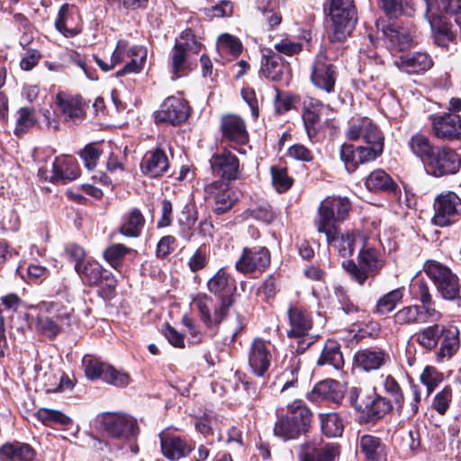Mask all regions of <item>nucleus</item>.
<instances>
[{
  "instance_id": "25",
  "label": "nucleus",
  "mask_w": 461,
  "mask_h": 461,
  "mask_svg": "<svg viewBox=\"0 0 461 461\" xmlns=\"http://www.w3.org/2000/svg\"><path fill=\"white\" fill-rule=\"evenodd\" d=\"M102 422L105 431L112 437L128 438L136 435V422L130 416L106 413L103 415Z\"/></svg>"
},
{
  "instance_id": "23",
  "label": "nucleus",
  "mask_w": 461,
  "mask_h": 461,
  "mask_svg": "<svg viewBox=\"0 0 461 461\" xmlns=\"http://www.w3.org/2000/svg\"><path fill=\"white\" fill-rule=\"evenodd\" d=\"M375 26L381 30L391 45L400 51L411 47L415 30L413 27H402L395 24H387L384 20H376Z\"/></svg>"
},
{
  "instance_id": "27",
  "label": "nucleus",
  "mask_w": 461,
  "mask_h": 461,
  "mask_svg": "<svg viewBox=\"0 0 461 461\" xmlns=\"http://www.w3.org/2000/svg\"><path fill=\"white\" fill-rule=\"evenodd\" d=\"M426 5L425 16L430 26L434 28L435 18L444 12L454 15L457 25L461 24V0H422Z\"/></svg>"
},
{
  "instance_id": "36",
  "label": "nucleus",
  "mask_w": 461,
  "mask_h": 461,
  "mask_svg": "<svg viewBox=\"0 0 461 461\" xmlns=\"http://www.w3.org/2000/svg\"><path fill=\"white\" fill-rule=\"evenodd\" d=\"M440 347L437 351V359L444 361L450 359L460 347L459 330L455 326L445 327L442 333Z\"/></svg>"
},
{
  "instance_id": "62",
  "label": "nucleus",
  "mask_w": 461,
  "mask_h": 461,
  "mask_svg": "<svg viewBox=\"0 0 461 461\" xmlns=\"http://www.w3.org/2000/svg\"><path fill=\"white\" fill-rule=\"evenodd\" d=\"M452 401V389L450 386H445L438 392L433 400L432 406L439 414H445Z\"/></svg>"
},
{
  "instance_id": "24",
  "label": "nucleus",
  "mask_w": 461,
  "mask_h": 461,
  "mask_svg": "<svg viewBox=\"0 0 461 461\" xmlns=\"http://www.w3.org/2000/svg\"><path fill=\"white\" fill-rule=\"evenodd\" d=\"M159 438L161 452L171 461H177L187 456L194 448L192 441L177 435L163 432Z\"/></svg>"
},
{
  "instance_id": "43",
  "label": "nucleus",
  "mask_w": 461,
  "mask_h": 461,
  "mask_svg": "<svg viewBox=\"0 0 461 461\" xmlns=\"http://www.w3.org/2000/svg\"><path fill=\"white\" fill-rule=\"evenodd\" d=\"M443 332L444 326L435 323L421 329L413 335V338L422 348L432 350L437 348Z\"/></svg>"
},
{
  "instance_id": "28",
  "label": "nucleus",
  "mask_w": 461,
  "mask_h": 461,
  "mask_svg": "<svg viewBox=\"0 0 461 461\" xmlns=\"http://www.w3.org/2000/svg\"><path fill=\"white\" fill-rule=\"evenodd\" d=\"M55 104L57 111L66 122L80 120L85 116V105L80 96L61 92L57 95Z\"/></svg>"
},
{
  "instance_id": "59",
  "label": "nucleus",
  "mask_w": 461,
  "mask_h": 461,
  "mask_svg": "<svg viewBox=\"0 0 461 461\" xmlns=\"http://www.w3.org/2000/svg\"><path fill=\"white\" fill-rule=\"evenodd\" d=\"M130 249L122 244L117 243L107 248L104 252L105 260L113 267H117L124 256L129 253Z\"/></svg>"
},
{
  "instance_id": "54",
  "label": "nucleus",
  "mask_w": 461,
  "mask_h": 461,
  "mask_svg": "<svg viewBox=\"0 0 461 461\" xmlns=\"http://www.w3.org/2000/svg\"><path fill=\"white\" fill-rule=\"evenodd\" d=\"M287 408L286 415L293 420V421H296L297 423L304 421V429L307 430L312 414L305 405L304 402L302 400H295L289 404Z\"/></svg>"
},
{
  "instance_id": "53",
  "label": "nucleus",
  "mask_w": 461,
  "mask_h": 461,
  "mask_svg": "<svg viewBox=\"0 0 461 461\" xmlns=\"http://www.w3.org/2000/svg\"><path fill=\"white\" fill-rule=\"evenodd\" d=\"M217 50L221 55L230 54L233 58H237L242 51V44L237 37L222 33L218 38Z\"/></svg>"
},
{
  "instance_id": "46",
  "label": "nucleus",
  "mask_w": 461,
  "mask_h": 461,
  "mask_svg": "<svg viewBox=\"0 0 461 461\" xmlns=\"http://www.w3.org/2000/svg\"><path fill=\"white\" fill-rule=\"evenodd\" d=\"M145 224V218L138 209H132L123 217L120 231L126 237L140 236Z\"/></svg>"
},
{
  "instance_id": "35",
  "label": "nucleus",
  "mask_w": 461,
  "mask_h": 461,
  "mask_svg": "<svg viewBox=\"0 0 461 461\" xmlns=\"http://www.w3.org/2000/svg\"><path fill=\"white\" fill-rule=\"evenodd\" d=\"M359 449L366 461H384L386 459L385 444L376 436L363 435L359 439Z\"/></svg>"
},
{
  "instance_id": "45",
  "label": "nucleus",
  "mask_w": 461,
  "mask_h": 461,
  "mask_svg": "<svg viewBox=\"0 0 461 461\" xmlns=\"http://www.w3.org/2000/svg\"><path fill=\"white\" fill-rule=\"evenodd\" d=\"M208 289L214 294L228 296L234 289V281L223 268L219 269L207 283Z\"/></svg>"
},
{
  "instance_id": "18",
  "label": "nucleus",
  "mask_w": 461,
  "mask_h": 461,
  "mask_svg": "<svg viewBox=\"0 0 461 461\" xmlns=\"http://www.w3.org/2000/svg\"><path fill=\"white\" fill-rule=\"evenodd\" d=\"M189 115L187 103L180 97L169 96L164 100L159 109L155 113L157 122H166L177 125L184 122Z\"/></svg>"
},
{
  "instance_id": "10",
  "label": "nucleus",
  "mask_w": 461,
  "mask_h": 461,
  "mask_svg": "<svg viewBox=\"0 0 461 461\" xmlns=\"http://www.w3.org/2000/svg\"><path fill=\"white\" fill-rule=\"evenodd\" d=\"M84 365L86 376L90 380L101 379L116 387H125L131 381L127 372L96 358H84Z\"/></svg>"
},
{
  "instance_id": "3",
  "label": "nucleus",
  "mask_w": 461,
  "mask_h": 461,
  "mask_svg": "<svg viewBox=\"0 0 461 461\" xmlns=\"http://www.w3.org/2000/svg\"><path fill=\"white\" fill-rule=\"evenodd\" d=\"M202 47V43L196 39L191 30L183 31L176 38L168 58V65L173 79L186 76L196 67V60L194 56L201 51Z\"/></svg>"
},
{
  "instance_id": "55",
  "label": "nucleus",
  "mask_w": 461,
  "mask_h": 461,
  "mask_svg": "<svg viewBox=\"0 0 461 461\" xmlns=\"http://www.w3.org/2000/svg\"><path fill=\"white\" fill-rule=\"evenodd\" d=\"M434 32L435 43L442 48H447L449 42L455 39V33L452 32L451 26L445 22H441L440 18H435V26H431Z\"/></svg>"
},
{
  "instance_id": "21",
  "label": "nucleus",
  "mask_w": 461,
  "mask_h": 461,
  "mask_svg": "<svg viewBox=\"0 0 461 461\" xmlns=\"http://www.w3.org/2000/svg\"><path fill=\"white\" fill-rule=\"evenodd\" d=\"M222 140L236 149L249 142V133L244 120L236 114H225L221 119Z\"/></svg>"
},
{
  "instance_id": "1",
  "label": "nucleus",
  "mask_w": 461,
  "mask_h": 461,
  "mask_svg": "<svg viewBox=\"0 0 461 461\" xmlns=\"http://www.w3.org/2000/svg\"><path fill=\"white\" fill-rule=\"evenodd\" d=\"M347 136L356 140L362 137L369 146H354L343 144L340 149V158L348 172H354L361 164L375 160L384 149V136L380 130L368 118H362L353 122Z\"/></svg>"
},
{
  "instance_id": "40",
  "label": "nucleus",
  "mask_w": 461,
  "mask_h": 461,
  "mask_svg": "<svg viewBox=\"0 0 461 461\" xmlns=\"http://www.w3.org/2000/svg\"><path fill=\"white\" fill-rule=\"evenodd\" d=\"M388 355L382 350L362 349L356 353L357 365L366 371L376 370L385 364Z\"/></svg>"
},
{
  "instance_id": "32",
  "label": "nucleus",
  "mask_w": 461,
  "mask_h": 461,
  "mask_svg": "<svg viewBox=\"0 0 461 461\" xmlns=\"http://www.w3.org/2000/svg\"><path fill=\"white\" fill-rule=\"evenodd\" d=\"M345 390L343 385L336 380L328 379L318 383L312 391L314 400H327L336 404L343 399Z\"/></svg>"
},
{
  "instance_id": "6",
  "label": "nucleus",
  "mask_w": 461,
  "mask_h": 461,
  "mask_svg": "<svg viewBox=\"0 0 461 461\" xmlns=\"http://www.w3.org/2000/svg\"><path fill=\"white\" fill-rule=\"evenodd\" d=\"M384 266L378 251L370 246L366 239L359 249L357 264L348 259L343 261L342 267L348 273L353 280L363 285L368 276H376Z\"/></svg>"
},
{
  "instance_id": "12",
  "label": "nucleus",
  "mask_w": 461,
  "mask_h": 461,
  "mask_svg": "<svg viewBox=\"0 0 461 461\" xmlns=\"http://www.w3.org/2000/svg\"><path fill=\"white\" fill-rule=\"evenodd\" d=\"M204 197L212 203L216 214H222L230 211L239 199L237 191L230 182L215 180L204 187Z\"/></svg>"
},
{
  "instance_id": "42",
  "label": "nucleus",
  "mask_w": 461,
  "mask_h": 461,
  "mask_svg": "<svg viewBox=\"0 0 461 461\" xmlns=\"http://www.w3.org/2000/svg\"><path fill=\"white\" fill-rule=\"evenodd\" d=\"M365 185L372 192L385 191L395 194L397 191V185L383 169L372 171L366 178Z\"/></svg>"
},
{
  "instance_id": "38",
  "label": "nucleus",
  "mask_w": 461,
  "mask_h": 461,
  "mask_svg": "<svg viewBox=\"0 0 461 461\" xmlns=\"http://www.w3.org/2000/svg\"><path fill=\"white\" fill-rule=\"evenodd\" d=\"M75 269L83 283L89 286L100 285L102 277L106 272L98 262L94 260L77 262L75 265Z\"/></svg>"
},
{
  "instance_id": "31",
  "label": "nucleus",
  "mask_w": 461,
  "mask_h": 461,
  "mask_svg": "<svg viewBox=\"0 0 461 461\" xmlns=\"http://www.w3.org/2000/svg\"><path fill=\"white\" fill-rule=\"evenodd\" d=\"M328 108L320 100L308 97L303 102V124L310 139L317 133V124L320 121L321 112Z\"/></svg>"
},
{
  "instance_id": "4",
  "label": "nucleus",
  "mask_w": 461,
  "mask_h": 461,
  "mask_svg": "<svg viewBox=\"0 0 461 461\" xmlns=\"http://www.w3.org/2000/svg\"><path fill=\"white\" fill-rule=\"evenodd\" d=\"M147 55L146 48L139 45L130 46L126 40L121 39L117 41L116 48L111 56L110 64L96 56L94 59L102 70L109 71L115 66L126 61V58H129L130 60L126 62L122 69L116 72V77H122L126 74L140 73L144 68Z\"/></svg>"
},
{
  "instance_id": "11",
  "label": "nucleus",
  "mask_w": 461,
  "mask_h": 461,
  "mask_svg": "<svg viewBox=\"0 0 461 461\" xmlns=\"http://www.w3.org/2000/svg\"><path fill=\"white\" fill-rule=\"evenodd\" d=\"M460 166L461 158L458 154L445 146H437L424 164L427 173L436 177L456 174Z\"/></svg>"
},
{
  "instance_id": "34",
  "label": "nucleus",
  "mask_w": 461,
  "mask_h": 461,
  "mask_svg": "<svg viewBox=\"0 0 461 461\" xmlns=\"http://www.w3.org/2000/svg\"><path fill=\"white\" fill-rule=\"evenodd\" d=\"M301 341L296 348V353L291 352L290 356H285V359L282 362L284 372L282 378L285 380L282 391L293 386L297 382V373L301 367V358L298 354H302L311 344L307 343L305 347L301 346Z\"/></svg>"
},
{
  "instance_id": "7",
  "label": "nucleus",
  "mask_w": 461,
  "mask_h": 461,
  "mask_svg": "<svg viewBox=\"0 0 461 461\" xmlns=\"http://www.w3.org/2000/svg\"><path fill=\"white\" fill-rule=\"evenodd\" d=\"M351 204L348 199L341 197H327L320 204L314 225L317 231L330 235L337 229V223L346 220Z\"/></svg>"
},
{
  "instance_id": "15",
  "label": "nucleus",
  "mask_w": 461,
  "mask_h": 461,
  "mask_svg": "<svg viewBox=\"0 0 461 461\" xmlns=\"http://www.w3.org/2000/svg\"><path fill=\"white\" fill-rule=\"evenodd\" d=\"M326 240L330 246L335 248L342 258H349L357 249L362 247L366 235L358 230H347L340 233L339 228L332 230L330 235L325 234Z\"/></svg>"
},
{
  "instance_id": "41",
  "label": "nucleus",
  "mask_w": 461,
  "mask_h": 461,
  "mask_svg": "<svg viewBox=\"0 0 461 461\" xmlns=\"http://www.w3.org/2000/svg\"><path fill=\"white\" fill-rule=\"evenodd\" d=\"M318 366L329 365L339 372L344 366V358L340 351V346L336 340L326 341L320 357L317 360Z\"/></svg>"
},
{
  "instance_id": "56",
  "label": "nucleus",
  "mask_w": 461,
  "mask_h": 461,
  "mask_svg": "<svg viewBox=\"0 0 461 461\" xmlns=\"http://www.w3.org/2000/svg\"><path fill=\"white\" fill-rule=\"evenodd\" d=\"M70 16L68 14V5H63L56 20L55 26L65 37H74L80 32L79 27H70Z\"/></svg>"
},
{
  "instance_id": "60",
  "label": "nucleus",
  "mask_w": 461,
  "mask_h": 461,
  "mask_svg": "<svg viewBox=\"0 0 461 461\" xmlns=\"http://www.w3.org/2000/svg\"><path fill=\"white\" fill-rule=\"evenodd\" d=\"M271 173L272 183L277 192H285L291 187L293 180L287 176L285 168L272 167Z\"/></svg>"
},
{
  "instance_id": "29",
  "label": "nucleus",
  "mask_w": 461,
  "mask_h": 461,
  "mask_svg": "<svg viewBox=\"0 0 461 461\" xmlns=\"http://www.w3.org/2000/svg\"><path fill=\"white\" fill-rule=\"evenodd\" d=\"M399 70L406 74H421L429 70L433 61L425 52H415L411 55L401 56L394 61Z\"/></svg>"
},
{
  "instance_id": "14",
  "label": "nucleus",
  "mask_w": 461,
  "mask_h": 461,
  "mask_svg": "<svg viewBox=\"0 0 461 461\" xmlns=\"http://www.w3.org/2000/svg\"><path fill=\"white\" fill-rule=\"evenodd\" d=\"M432 221L439 227H446L456 221L461 211V199L453 192L441 194L434 201Z\"/></svg>"
},
{
  "instance_id": "44",
  "label": "nucleus",
  "mask_w": 461,
  "mask_h": 461,
  "mask_svg": "<svg viewBox=\"0 0 461 461\" xmlns=\"http://www.w3.org/2000/svg\"><path fill=\"white\" fill-rule=\"evenodd\" d=\"M275 435L281 437L285 440L298 438L302 433H305L304 421H293L287 415L280 418L274 428Z\"/></svg>"
},
{
  "instance_id": "2",
  "label": "nucleus",
  "mask_w": 461,
  "mask_h": 461,
  "mask_svg": "<svg viewBox=\"0 0 461 461\" xmlns=\"http://www.w3.org/2000/svg\"><path fill=\"white\" fill-rule=\"evenodd\" d=\"M29 309L36 312L30 313L35 319L36 330L48 338H54L63 327H71L74 322L73 309L60 306L54 302H41L37 305H30Z\"/></svg>"
},
{
  "instance_id": "57",
  "label": "nucleus",
  "mask_w": 461,
  "mask_h": 461,
  "mask_svg": "<svg viewBox=\"0 0 461 461\" xmlns=\"http://www.w3.org/2000/svg\"><path fill=\"white\" fill-rule=\"evenodd\" d=\"M38 419L46 425H68L71 420L64 413L47 408H41L37 411Z\"/></svg>"
},
{
  "instance_id": "48",
  "label": "nucleus",
  "mask_w": 461,
  "mask_h": 461,
  "mask_svg": "<svg viewBox=\"0 0 461 461\" xmlns=\"http://www.w3.org/2000/svg\"><path fill=\"white\" fill-rule=\"evenodd\" d=\"M411 151L418 158H420L423 165L430 157L437 146H433L429 139L421 133L412 135L408 142Z\"/></svg>"
},
{
  "instance_id": "16",
  "label": "nucleus",
  "mask_w": 461,
  "mask_h": 461,
  "mask_svg": "<svg viewBox=\"0 0 461 461\" xmlns=\"http://www.w3.org/2000/svg\"><path fill=\"white\" fill-rule=\"evenodd\" d=\"M337 80L334 66L328 61L324 53L316 56L312 64L311 81L317 88L330 94L334 92Z\"/></svg>"
},
{
  "instance_id": "64",
  "label": "nucleus",
  "mask_w": 461,
  "mask_h": 461,
  "mask_svg": "<svg viewBox=\"0 0 461 461\" xmlns=\"http://www.w3.org/2000/svg\"><path fill=\"white\" fill-rule=\"evenodd\" d=\"M208 262V252L205 247H199L188 260V267L192 272L204 268Z\"/></svg>"
},
{
  "instance_id": "52",
  "label": "nucleus",
  "mask_w": 461,
  "mask_h": 461,
  "mask_svg": "<svg viewBox=\"0 0 461 461\" xmlns=\"http://www.w3.org/2000/svg\"><path fill=\"white\" fill-rule=\"evenodd\" d=\"M276 8V5L272 0L257 1V9L264 16L270 30L276 29L282 22V15Z\"/></svg>"
},
{
  "instance_id": "51",
  "label": "nucleus",
  "mask_w": 461,
  "mask_h": 461,
  "mask_svg": "<svg viewBox=\"0 0 461 461\" xmlns=\"http://www.w3.org/2000/svg\"><path fill=\"white\" fill-rule=\"evenodd\" d=\"M403 298V288H396L381 296L375 305V311L379 314H387L393 312L396 305Z\"/></svg>"
},
{
  "instance_id": "37",
  "label": "nucleus",
  "mask_w": 461,
  "mask_h": 461,
  "mask_svg": "<svg viewBox=\"0 0 461 461\" xmlns=\"http://www.w3.org/2000/svg\"><path fill=\"white\" fill-rule=\"evenodd\" d=\"M33 448L25 443H5L0 447V461H32Z\"/></svg>"
},
{
  "instance_id": "13",
  "label": "nucleus",
  "mask_w": 461,
  "mask_h": 461,
  "mask_svg": "<svg viewBox=\"0 0 461 461\" xmlns=\"http://www.w3.org/2000/svg\"><path fill=\"white\" fill-rule=\"evenodd\" d=\"M274 345L260 338H256L249 347L248 360L253 374L264 377L267 373L273 359Z\"/></svg>"
},
{
  "instance_id": "8",
  "label": "nucleus",
  "mask_w": 461,
  "mask_h": 461,
  "mask_svg": "<svg viewBox=\"0 0 461 461\" xmlns=\"http://www.w3.org/2000/svg\"><path fill=\"white\" fill-rule=\"evenodd\" d=\"M232 301L230 296L212 298L206 294H197L192 305L197 309L200 318L208 329H216L227 316Z\"/></svg>"
},
{
  "instance_id": "9",
  "label": "nucleus",
  "mask_w": 461,
  "mask_h": 461,
  "mask_svg": "<svg viewBox=\"0 0 461 461\" xmlns=\"http://www.w3.org/2000/svg\"><path fill=\"white\" fill-rule=\"evenodd\" d=\"M424 271L443 299L453 300L459 295L458 277L450 268L438 261L428 260L424 265Z\"/></svg>"
},
{
  "instance_id": "26",
  "label": "nucleus",
  "mask_w": 461,
  "mask_h": 461,
  "mask_svg": "<svg viewBox=\"0 0 461 461\" xmlns=\"http://www.w3.org/2000/svg\"><path fill=\"white\" fill-rule=\"evenodd\" d=\"M434 135L442 140H461V118L458 114L444 113L432 122Z\"/></svg>"
},
{
  "instance_id": "30",
  "label": "nucleus",
  "mask_w": 461,
  "mask_h": 461,
  "mask_svg": "<svg viewBox=\"0 0 461 461\" xmlns=\"http://www.w3.org/2000/svg\"><path fill=\"white\" fill-rule=\"evenodd\" d=\"M290 329L287 331L289 338H303L308 335L312 328L311 316L302 309L292 306L288 311Z\"/></svg>"
},
{
  "instance_id": "20",
  "label": "nucleus",
  "mask_w": 461,
  "mask_h": 461,
  "mask_svg": "<svg viewBox=\"0 0 461 461\" xmlns=\"http://www.w3.org/2000/svg\"><path fill=\"white\" fill-rule=\"evenodd\" d=\"M441 318V312H434L433 311L423 309L418 304H412L398 310L393 315V321L398 326H408L437 322Z\"/></svg>"
},
{
  "instance_id": "33",
  "label": "nucleus",
  "mask_w": 461,
  "mask_h": 461,
  "mask_svg": "<svg viewBox=\"0 0 461 461\" xmlns=\"http://www.w3.org/2000/svg\"><path fill=\"white\" fill-rule=\"evenodd\" d=\"M79 167L71 157L57 158L52 164V182L75 180L79 176Z\"/></svg>"
},
{
  "instance_id": "49",
  "label": "nucleus",
  "mask_w": 461,
  "mask_h": 461,
  "mask_svg": "<svg viewBox=\"0 0 461 461\" xmlns=\"http://www.w3.org/2000/svg\"><path fill=\"white\" fill-rule=\"evenodd\" d=\"M261 73L270 80H279L283 75V64L280 57L273 51L265 56L262 60Z\"/></svg>"
},
{
  "instance_id": "17",
  "label": "nucleus",
  "mask_w": 461,
  "mask_h": 461,
  "mask_svg": "<svg viewBox=\"0 0 461 461\" xmlns=\"http://www.w3.org/2000/svg\"><path fill=\"white\" fill-rule=\"evenodd\" d=\"M210 165L212 174L221 177V180L230 182L240 178V160L227 149L213 154Z\"/></svg>"
},
{
  "instance_id": "39",
  "label": "nucleus",
  "mask_w": 461,
  "mask_h": 461,
  "mask_svg": "<svg viewBox=\"0 0 461 461\" xmlns=\"http://www.w3.org/2000/svg\"><path fill=\"white\" fill-rule=\"evenodd\" d=\"M168 167L167 155L160 149H156L146 155L142 163V172L150 177H158L163 175Z\"/></svg>"
},
{
  "instance_id": "47",
  "label": "nucleus",
  "mask_w": 461,
  "mask_h": 461,
  "mask_svg": "<svg viewBox=\"0 0 461 461\" xmlns=\"http://www.w3.org/2000/svg\"><path fill=\"white\" fill-rule=\"evenodd\" d=\"M366 408H364L361 412L366 417L368 420H378L385 415L392 408L391 403L386 399L381 396L369 395L366 397Z\"/></svg>"
},
{
  "instance_id": "58",
  "label": "nucleus",
  "mask_w": 461,
  "mask_h": 461,
  "mask_svg": "<svg viewBox=\"0 0 461 461\" xmlns=\"http://www.w3.org/2000/svg\"><path fill=\"white\" fill-rule=\"evenodd\" d=\"M414 288L416 289V296L420 303L419 306L422 307L423 309H428V311L429 310L431 312L433 311L434 312H440L435 307V302L429 292V285L425 281H417L414 285Z\"/></svg>"
},
{
  "instance_id": "63",
  "label": "nucleus",
  "mask_w": 461,
  "mask_h": 461,
  "mask_svg": "<svg viewBox=\"0 0 461 461\" xmlns=\"http://www.w3.org/2000/svg\"><path fill=\"white\" fill-rule=\"evenodd\" d=\"M203 14L209 18L230 17L233 13V5L230 1H221L219 4L204 8Z\"/></svg>"
},
{
  "instance_id": "50",
  "label": "nucleus",
  "mask_w": 461,
  "mask_h": 461,
  "mask_svg": "<svg viewBox=\"0 0 461 461\" xmlns=\"http://www.w3.org/2000/svg\"><path fill=\"white\" fill-rule=\"evenodd\" d=\"M320 420L321 430L326 436L335 438L342 435L344 425L337 413H321Z\"/></svg>"
},
{
  "instance_id": "5",
  "label": "nucleus",
  "mask_w": 461,
  "mask_h": 461,
  "mask_svg": "<svg viewBox=\"0 0 461 461\" xmlns=\"http://www.w3.org/2000/svg\"><path fill=\"white\" fill-rule=\"evenodd\" d=\"M329 15L331 27L329 39L341 42L352 32L357 21L354 0H330Z\"/></svg>"
},
{
  "instance_id": "22",
  "label": "nucleus",
  "mask_w": 461,
  "mask_h": 461,
  "mask_svg": "<svg viewBox=\"0 0 461 461\" xmlns=\"http://www.w3.org/2000/svg\"><path fill=\"white\" fill-rule=\"evenodd\" d=\"M339 455V447L319 440L308 441L301 447L299 461H335Z\"/></svg>"
},
{
  "instance_id": "61",
  "label": "nucleus",
  "mask_w": 461,
  "mask_h": 461,
  "mask_svg": "<svg viewBox=\"0 0 461 461\" xmlns=\"http://www.w3.org/2000/svg\"><path fill=\"white\" fill-rule=\"evenodd\" d=\"M35 123L32 111L28 108H21L18 111L14 133L17 136L23 135Z\"/></svg>"
},
{
  "instance_id": "19",
  "label": "nucleus",
  "mask_w": 461,
  "mask_h": 461,
  "mask_svg": "<svg viewBox=\"0 0 461 461\" xmlns=\"http://www.w3.org/2000/svg\"><path fill=\"white\" fill-rule=\"evenodd\" d=\"M270 264V253L267 249L245 248L235 264L237 271L242 274L262 273Z\"/></svg>"
}]
</instances>
